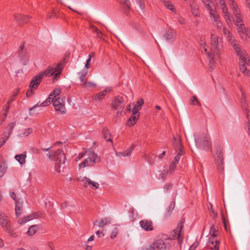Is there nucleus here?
<instances>
[{
  "instance_id": "nucleus-1",
  "label": "nucleus",
  "mask_w": 250,
  "mask_h": 250,
  "mask_svg": "<svg viewBox=\"0 0 250 250\" xmlns=\"http://www.w3.org/2000/svg\"><path fill=\"white\" fill-rule=\"evenodd\" d=\"M211 47L208 49L204 46V50L207 53L209 59V67L210 71H212L215 66L217 61L221 60V49L222 47L221 39H219L216 35L211 34Z\"/></svg>"
},
{
  "instance_id": "nucleus-2",
  "label": "nucleus",
  "mask_w": 250,
  "mask_h": 250,
  "mask_svg": "<svg viewBox=\"0 0 250 250\" xmlns=\"http://www.w3.org/2000/svg\"><path fill=\"white\" fill-rule=\"evenodd\" d=\"M233 48L235 50L237 55L239 57L241 62H240V70L242 73L245 76L250 77V71L248 70L245 64H250V60L246 52V51L242 48L238 44H234Z\"/></svg>"
},
{
  "instance_id": "nucleus-3",
  "label": "nucleus",
  "mask_w": 250,
  "mask_h": 250,
  "mask_svg": "<svg viewBox=\"0 0 250 250\" xmlns=\"http://www.w3.org/2000/svg\"><path fill=\"white\" fill-rule=\"evenodd\" d=\"M55 73V68L49 66L45 70L34 77L31 80L29 89L26 92V96L29 97L33 94V89H36L37 88L43 76L50 77L54 75Z\"/></svg>"
},
{
  "instance_id": "nucleus-4",
  "label": "nucleus",
  "mask_w": 250,
  "mask_h": 250,
  "mask_svg": "<svg viewBox=\"0 0 250 250\" xmlns=\"http://www.w3.org/2000/svg\"><path fill=\"white\" fill-rule=\"evenodd\" d=\"M66 144L65 142L58 141L52 145V146L47 148H42L43 151H49V156H63L67 155L62 149L65 148Z\"/></svg>"
},
{
  "instance_id": "nucleus-5",
  "label": "nucleus",
  "mask_w": 250,
  "mask_h": 250,
  "mask_svg": "<svg viewBox=\"0 0 250 250\" xmlns=\"http://www.w3.org/2000/svg\"><path fill=\"white\" fill-rule=\"evenodd\" d=\"M229 6L232 10L235 17L233 19V22L236 26L242 25L243 22V17L241 13V11L238 8L237 4L234 0L231 1Z\"/></svg>"
},
{
  "instance_id": "nucleus-6",
  "label": "nucleus",
  "mask_w": 250,
  "mask_h": 250,
  "mask_svg": "<svg viewBox=\"0 0 250 250\" xmlns=\"http://www.w3.org/2000/svg\"><path fill=\"white\" fill-rule=\"evenodd\" d=\"M202 1L206 10L209 12L212 21L219 19L220 16L216 10L214 4L210 0H202Z\"/></svg>"
},
{
  "instance_id": "nucleus-7",
  "label": "nucleus",
  "mask_w": 250,
  "mask_h": 250,
  "mask_svg": "<svg viewBox=\"0 0 250 250\" xmlns=\"http://www.w3.org/2000/svg\"><path fill=\"white\" fill-rule=\"evenodd\" d=\"M184 223L185 220L181 219L178 223L176 229L174 230L172 234V238L176 237L179 244H181L183 241V237L184 235L183 228Z\"/></svg>"
},
{
  "instance_id": "nucleus-8",
  "label": "nucleus",
  "mask_w": 250,
  "mask_h": 250,
  "mask_svg": "<svg viewBox=\"0 0 250 250\" xmlns=\"http://www.w3.org/2000/svg\"><path fill=\"white\" fill-rule=\"evenodd\" d=\"M211 236L209 238L208 246L211 250H219V242L215 239L216 234L215 233V229L211 227L210 230Z\"/></svg>"
},
{
  "instance_id": "nucleus-9",
  "label": "nucleus",
  "mask_w": 250,
  "mask_h": 250,
  "mask_svg": "<svg viewBox=\"0 0 250 250\" xmlns=\"http://www.w3.org/2000/svg\"><path fill=\"white\" fill-rule=\"evenodd\" d=\"M18 57L23 64H26L28 61L29 54L26 48L24 47L23 44L20 46L18 52Z\"/></svg>"
},
{
  "instance_id": "nucleus-10",
  "label": "nucleus",
  "mask_w": 250,
  "mask_h": 250,
  "mask_svg": "<svg viewBox=\"0 0 250 250\" xmlns=\"http://www.w3.org/2000/svg\"><path fill=\"white\" fill-rule=\"evenodd\" d=\"M100 160V157H87L79 164V168L93 166L94 164L99 163Z\"/></svg>"
},
{
  "instance_id": "nucleus-11",
  "label": "nucleus",
  "mask_w": 250,
  "mask_h": 250,
  "mask_svg": "<svg viewBox=\"0 0 250 250\" xmlns=\"http://www.w3.org/2000/svg\"><path fill=\"white\" fill-rule=\"evenodd\" d=\"M53 104L57 111L59 112L61 114L65 113L66 110L63 99L58 97L54 101Z\"/></svg>"
},
{
  "instance_id": "nucleus-12",
  "label": "nucleus",
  "mask_w": 250,
  "mask_h": 250,
  "mask_svg": "<svg viewBox=\"0 0 250 250\" xmlns=\"http://www.w3.org/2000/svg\"><path fill=\"white\" fill-rule=\"evenodd\" d=\"M174 139L175 141V149L176 153V156L179 157L181 156L182 155H186V151L184 149L183 146L181 144V140L179 137H174Z\"/></svg>"
},
{
  "instance_id": "nucleus-13",
  "label": "nucleus",
  "mask_w": 250,
  "mask_h": 250,
  "mask_svg": "<svg viewBox=\"0 0 250 250\" xmlns=\"http://www.w3.org/2000/svg\"><path fill=\"white\" fill-rule=\"evenodd\" d=\"M124 100L122 97L117 96L113 100L111 107L115 110H117L119 108L122 109L124 108Z\"/></svg>"
},
{
  "instance_id": "nucleus-14",
  "label": "nucleus",
  "mask_w": 250,
  "mask_h": 250,
  "mask_svg": "<svg viewBox=\"0 0 250 250\" xmlns=\"http://www.w3.org/2000/svg\"><path fill=\"white\" fill-rule=\"evenodd\" d=\"M141 227L146 231H152L153 230V223L151 220L144 219L140 222Z\"/></svg>"
},
{
  "instance_id": "nucleus-15",
  "label": "nucleus",
  "mask_w": 250,
  "mask_h": 250,
  "mask_svg": "<svg viewBox=\"0 0 250 250\" xmlns=\"http://www.w3.org/2000/svg\"><path fill=\"white\" fill-rule=\"evenodd\" d=\"M237 31L242 38H246L247 36H249V33H250V29L246 28L244 23L242 24V25L236 26Z\"/></svg>"
},
{
  "instance_id": "nucleus-16",
  "label": "nucleus",
  "mask_w": 250,
  "mask_h": 250,
  "mask_svg": "<svg viewBox=\"0 0 250 250\" xmlns=\"http://www.w3.org/2000/svg\"><path fill=\"white\" fill-rule=\"evenodd\" d=\"M167 245L163 240L159 239L155 241L151 250H166Z\"/></svg>"
},
{
  "instance_id": "nucleus-17",
  "label": "nucleus",
  "mask_w": 250,
  "mask_h": 250,
  "mask_svg": "<svg viewBox=\"0 0 250 250\" xmlns=\"http://www.w3.org/2000/svg\"><path fill=\"white\" fill-rule=\"evenodd\" d=\"M189 5L192 14L194 17H199L200 12L199 11V6L195 2V0H190Z\"/></svg>"
},
{
  "instance_id": "nucleus-18",
  "label": "nucleus",
  "mask_w": 250,
  "mask_h": 250,
  "mask_svg": "<svg viewBox=\"0 0 250 250\" xmlns=\"http://www.w3.org/2000/svg\"><path fill=\"white\" fill-rule=\"evenodd\" d=\"M0 224L4 229L10 226L7 216L1 211H0Z\"/></svg>"
},
{
  "instance_id": "nucleus-19",
  "label": "nucleus",
  "mask_w": 250,
  "mask_h": 250,
  "mask_svg": "<svg viewBox=\"0 0 250 250\" xmlns=\"http://www.w3.org/2000/svg\"><path fill=\"white\" fill-rule=\"evenodd\" d=\"M111 219L109 217H106L100 220H96L93 222L94 226H98L100 228H104L111 223Z\"/></svg>"
},
{
  "instance_id": "nucleus-20",
  "label": "nucleus",
  "mask_w": 250,
  "mask_h": 250,
  "mask_svg": "<svg viewBox=\"0 0 250 250\" xmlns=\"http://www.w3.org/2000/svg\"><path fill=\"white\" fill-rule=\"evenodd\" d=\"M224 35L227 38V40L230 42V43L232 44V46L234 44H236L235 43V38L230 33L229 31L227 28L223 27L222 29Z\"/></svg>"
},
{
  "instance_id": "nucleus-21",
  "label": "nucleus",
  "mask_w": 250,
  "mask_h": 250,
  "mask_svg": "<svg viewBox=\"0 0 250 250\" xmlns=\"http://www.w3.org/2000/svg\"><path fill=\"white\" fill-rule=\"evenodd\" d=\"M77 180L81 182H83L84 180L87 181V183L89 185H90L91 187L95 189H98L99 187V184L98 182L92 181L90 179L87 178L86 177H83L82 179L79 178L77 179Z\"/></svg>"
},
{
  "instance_id": "nucleus-22",
  "label": "nucleus",
  "mask_w": 250,
  "mask_h": 250,
  "mask_svg": "<svg viewBox=\"0 0 250 250\" xmlns=\"http://www.w3.org/2000/svg\"><path fill=\"white\" fill-rule=\"evenodd\" d=\"M139 114H132L129 119L127 122V125L129 126H133L135 125L138 119H139Z\"/></svg>"
},
{
  "instance_id": "nucleus-23",
  "label": "nucleus",
  "mask_w": 250,
  "mask_h": 250,
  "mask_svg": "<svg viewBox=\"0 0 250 250\" xmlns=\"http://www.w3.org/2000/svg\"><path fill=\"white\" fill-rule=\"evenodd\" d=\"M29 17L27 16H24L21 14H16L15 15V20L19 22V24L26 22L29 19Z\"/></svg>"
},
{
  "instance_id": "nucleus-24",
  "label": "nucleus",
  "mask_w": 250,
  "mask_h": 250,
  "mask_svg": "<svg viewBox=\"0 0 250 250\" xmlns=\"http://www.w3.org/2000/svg\"><path fill=\"white\" fill-rule=\"evenodd\" d=\"M9 195L11 198H12L15 202V205L23 203V199L21 197L16 195L14 192H10Z\"/></svg>"
},
{
  "instance_id": "nucleus-25",
  "label": "nucleus",
  "mask_w": 250,
  "mask_h": 250,
  "mask_svg": "<svg viewBox=\"0 0 250 250\" xmlns=\"http://www.w3.org/2000/svg\"><path fill=\"white\" fill-rule=\"evenodd\" d=\"M62 69V67L61 63H59L57 65V66L55 67V73L54 74H55V75L53 78V81L54 82L55 81H57L58 79V78L60 77V76L61 73Z\"/></svg>"
},
{
  "instance_id": "nucleus-26",
  "label": "nucleus",
  "mask_w": 250,
  "mask_h": 250,
  "mask_svg": "<svg viewBox=\"0 0 250 250\" xmlns=\"http://www.w3.org/2000/svg\"><path fill=\"white\" fill-rule=\"evenodd\" d=\"M176 33L174 30L168 32L166 35V39L167 41L172 42L176 38Z\"/></svg>"
},
{
  "instance_id": "nucleus-27",
  "label": "nucleus",
  "mask_w": 250,
  "mask_h": 250,
  "mask_svg": "<svg viewBox=\"0 0 250 250\" xmlns=\"http://www.w3.org/2000/svg\"><path fill=\"white\" fill-rule=\"evenodd\" d=\"M162 3L163 5L168 9L171 10L172 12L174 13L176 12V8L174 5V4L169 1H165L163 0Z\"/></svg>"
},
{
  "instance_id": "nucleus-28",
  "label": "nucleus",
  "mask_w": 250,
  "mask_h": 250,
  "mask_svg": "<svg viewBox=\"0 0 250 250\" xmlns=\"http://www.w3.org/2000/svg\"><path fill=\"white\" fill-rule=\"evenodd\" d=\"M107 92H109V90L107 91L106 89L104 91L97 93L93 97L94 100L98 101L102 100L106 95Z\"/></svg>"
},
{
  "instance_id": "nucleus-29",
  "label": "nucleus",
  "mask_w": 250,
  "mask_h": 250,
  "mask_svg": "<svg viewBox=\"0 0 250 250\" xmlns=\"http://www.w3.org/2000/svg\"><path fill=\"white\" fill-rule=\"evenodd\" d=\"M97 156V154L90 149H85L83 153L82 152L79 154L78 156Z\"/></svg>"
},
{
  "instance_id": "nucleus-30",
  "label": "nucleus",
  "mask_w": 250,
  "mask_h": 250,
  "mask_svg": "<svg viewBox=\"0 0 250 250\" xmlns=\"http://www.w3.org/2000/svg\"><path fill=\"white\" fill-rule=\"evenodd\" d=\"M61 93V88L55 89L49 95V99H51L53 101V99L57 96H59Z\"/></svg>"
},
{
  "instance_id": "nucleus-31",
  "label": "nucleus",
  "mask_w": 250,
  "mask_h": 250,
  "mask_svg": "<svg viewBox=\"0 0 250 250\" xmlns=\"http://www.w3.org/2000/svg\"><path fill=\"white\" fill-rule=\"evenodd\" d=\"M39 229V227L38 225H33L31 227L28 229V230L27 231V234L29 236H32L34 235L37 230H38Z\"/></svg>"
},
{
  "instance_id": "nucleus-32",
  "label": "nucleus",
  "mask_w": 250,
  "mask_h": 250,
  "mask_svg": "<svg viewBox=\"0 0 250 250\" xmlns=\"http://www.w3.org/2000/svg\"><path fill=\"white\" fill-rule=\"evenodd\" d=\"M103 133L104 137L106 141L107 142H110L111 143H112V141L110 138V134L109 130L107 129L104 128L103 130Z\"/></svg>"
},
{
  "instance_id": "nucleus-33",
  "label": "nucleus",
  "mask_w": 250,
  "mask_h": 250,
  "mask_svg": "<svg viewBox=\"0 0 250 250\" xmlns=\"http://www.w3.org/2000/svg\"><path fill=\"white\" fill-rule=\"evenodd\" d=\"M203 147L205 149H209L211 146V142L209 138H205L202 142Z\"/></svg>"
},
{
  "instance_id": "nucleus-34",
  "label": "nucleus",
  "mask_w": 250,
  "mask_h": 250,
  "mask_svg": "<svg viewBox=\"0 0 250 250\" xmlns=\"http://www.w3.org/2000/svg\"><path fill=\"white\" fill-rule=\"evenodd\" d=\"M51 102H52L51 99H49L48 98V99H46V100L45 101H44L43 102H42L40 105H38V104H37L34 105L32 108H30V111H31L32 110H33L34 108H35L36 107H39L40 106H47L51 103Z\"/></svg>"
},
{
  "instance_id": "nucleus-35",
  "label": "nucleus",
  "mask_w": 250,
  "mask_h": 250,
  "mask_svg": "<svg viewBox=\"0 0 250 250\" xmlns=\"http://www.w3.org/2000/svg\"><path fill=\"white\" fill-rule=\"evenodd\" d=\"M22 204L23 203H21L15 205V212L17 217H19L21 213Z\"/></svg>"
},
{
  "instance_id": "nucleus-36",
  "label": "nucleus",
  "mask_w": 250,
  "mask_h": 250,
  "mask_svg": "<svg viewBox=\"0 0 250 250\" xmlns=\"http://www.w3.org/2000/svg\"><path fill=\"white\" fill-rule=\"evenodd\" d=\"M33 130L31 128H27L24 129L23 131L21 133L19 136L21 137H26L32 133Z\"/></svg>"
},
{
  "instance_id": "nucleus-37",
  "label": "nucleus",
  "mask_w": 250,
  "mask_h": 250,
  "mask_svg": "<svg viewBox=\"0 0 250 250\" xmlns=\"http://www.w3.org/2000/svg\"><path fill=\"white\" fill-rule=\"evenodd\" d=\"M118 232V228L117 225H114L112 226L111 232L110 234V238L113 239L115 238Z\"/></svg>"
},
{
  "instance_id": "nucleus-38",
  "label": "nucleus",
  "mask_w": 250,
  "mask_h": 250,
  "mask_svg": "<svg viewBox=\"0 0 250 250\" xmlns=\"http://www.w3.org/2000/svg\"><path fill=\"white\" fill-rule=\"evenodd\" d=\"M7 167L4 162L0 164V178H1L6 172Z\"/></svg>"
},
{
  "instance_id": "nucleus-39",
  "label": "nucleus",
  "mask_w": 250,
  "mask_h": 250,
  "mask_svg": "<svg viewBox=\"0 0 250 250\" xmlns=\"http://www.w3.org/2000/svg\"><path fill=\"white\" fill-rule=\"evenodd\" d=\"M39 217L38 214L37 213H33L29 215L24 217V220L25 221H29L33 220V219L37 218Z\"/></svg>"
},
{
  "instance_id": "nucleus-40",
  "label": "nucleus",
  "mask_w": 250,
  "mask_h": 250,
  "mask_svg": "<svg viewBox=\"0 0 250 250\" xmlns=\"http://www.w3.org/2000/svg\"><path fill=\"white\" fill-rule=\"evenodd\" d=\"M190 103L192 105H198L201 106V103L195 96H193L190 98Z\"/></svg>"
},
{
  "instance_id": "nucleus-41",
  "label": "nucleus",
  "mask_w": 250,
  "mask_h": 250,
  "mask_svg": "<svg viewBox=\"0 0 250 250\" xmlns=\"http://www.w3.org/2000/svg\"><path fill=\"white\" fill-rule=\"evenodd\" d=\"M179 161V157H175L174 160L172 161V164L170 166L169 169L170 171H173L174 168L175 167L177 164H178Z\"/></svg>"
},
{
  "instance_id": "nucleus-42",
  "label": "nucleus",
  "mask_w": 250,
  "mask_h": 250,
  "mask_svg": "<svg viewBox=\"0 0 250 250\" xmlns=\"http://www.w3.org/2000/svg\"><path fill=\"white\" fill-rule=\"evenodd\" d=\"M213 24L219 29H222L224 27L222 23L220 21L219 19L212 21Z\"/></svg>"
},
{
  "instance_id": "nucleus-43",
  "label": "nucleus",
  "mask_w": 250,
  "mask_h": 250,
  "mask_svg": "<svg viewBox=\"0 0 250 250\" xmlns=\"http://www.w3.org/2000/svg\"><path fill=\"white\" fill-rule=\"evenodd\" d=\"M16 122H12L8 124L7 127L8 128V136L10 135V134L12 133V132L14 128L15 127L16 125Z\"/></svg>"
},
{
  "instance_id": "nucleus-44",
  "label": "nucleus",
  "mask_w": 250,
  "mask_h": 250,
  "mask_svg": "<svg viewBox=\"0 0 250 250\" xmlns=\"http://www.w3.org/2000/svg\"><path fill=\"white\" fill-rule=\"evenodd\" d=\"M216 154L217 156H221L224 154L223 149L222 147L219 146L216 148Z\"/></svg>"
},
{
  "instance_id": "nucleus-45",
  "label": "nucleus",
  "mask_w": 250,
  "mask_h": 250,
  "mask_svg": "<svg viewBox=\"0 0 250 250\" xmlns=\"http://www.w3.org/2000/svg\"><path fill=\"white\" fill-rule=\"evenodd\" d=\"M174 205L173 204H170L169 205V207L167 208V211L166 213L167 216H169L171 214L173 209H174Z\"/></svg>"
},
{
  "instance_id": "nucleus-46",
  "label": "nucleus",
  "mask_w": 250,
  "mask_h": 250,
  "mask_svg": "<svg viewBox=\"0 0 250 250\" xmlns=\"http://www.w3.org/2000/svg\"><path fill=\"white\" fill-rule=\"evenodd\" d=\"M15 159L21 165L25 163V157H15Z\"/></svg>"
},
{
  "instance_id": "nucleus-47",
  "label": "nucleus",
  "mask_w": 250,
  "mask_h": 250,
  "mask_svg": "<svg viewBox=\"0 0 250 250\" xmlns=\"http://www.w3.org/2000/svg\"><path fill=\"white\" fill-rule=\"evenodd\" d=\"M144 101L143 99H140L137 102L135 106L138 108V109H141L142 108V105L144 104Z\"/></svg>"
},
{
  "instance_id": "nucleus-48",
  "label": "nucleus",
  "mask_w": 250,
  "mask_h": 250,
  "mask_svg": "<svg viewBox=\"0 0 250 250\" xmlns=\"http://www.w3.org/2000/svg\"><path fill=\"white\" fill-rule=\"evenodd\" d=\"M87 74V72H83L81 74V75H80L79 78H80V80L81 82H83H83L84 83V82H86L85 79H86Z\"/></svg>"
},
{
  "instance_id": "nucleus-49",
  "label": "nucleus",
  "mask_w": 250,
  "mask_h": 250,
  "mask_svg": "<svg viewBox=\"0 0 250 250\" xmlns=\"http://www.w3.org/2000/svg\"><path fill=\"white\" fill-rule=\"evenodd\" d=\"M4 229L7 231V232L12 237H16V233L10 229V226L8 227L7 229Z\"/></svg>"
},
{
  "instance_id": "nucleus-50",
  "label": "nucleus",
  "mask_w": 250,
  "mask_h": 250,
  "mask_svg": "<svg viewBox=\"0 0 250 250\" xmlns=\"http://www.w3.org/2000/svg\"><path fill=\"white\" fill-rule=\"evenodd\" d=\"M168 174V171L167 170H164L160 174L159 178L161 179L162 180H164L166 176Z\"/></svg>"
},
{
  "instance_id": "nucleus-51",
  "label": "nucleus",
  "mask_w": 250,
  "mask_h": 250,
  "mask_svg": "<svg viewBox=\"0 0 250 250\" xmlns=\"http://www.w3.org/2000/svg\"><path fill=\"white\" fill-rule=\"evenodd\" d=\"M136 2L139 5L140 8L144 10L145 8L144 0H136Z\"/></svg>"
},
{
  "instance_id": "nucleus-52",
  "label": "nucleus",
  "mask_w": 250,
  "mask_h": 250,
  "mask_svg": "<svg viewBox=\"0 0 250 250\" xmlns=\"http://www.w3.org/2000/svg\"><path fill=\"white\" fill-rule=\"evenodd\" d=\"M134 148V145H132L127 150L126 153L125 154V156H130L131 154L132 151Z\"/></svg>"
},
{
  "instance_id": "nucleus-53",
  "label": "nucleus",
  "mask_w": 250,
  "mask_h": 250,
  "mask_svg": "<svg viewBox=\"0 0 250 250\" xmlns=\"http://www.w3.org/2000/svg\"><path fill=\"white\" fill-rule=\"evenodd\" d=\"M83 84L85 85L86 86L89 87H95L96 86V84L95 83H94L91 82H89L87 83L86 82H84V83H83Z\"/></svg>"
},
{
  "instance_id": "nucleus-54",
  "label": "nucleus",
  "mask_w": 250,
  "mask_h": 250,
  "mask_svg": "<svg viewBox=\"0 0 250 250\" xmlns=\"http://www.w3.org/2000/svg\"><path fill=\"white\" fill-rule=\"evenodd\" d=\"M30 150L32 152L33 154H40V150L36 147H31Z\"/></svg>"
},
{
  "instance_id": "nucleus-55",
  "label": "nucleus",
  "mask_w": 250,
  "mask_h": 250,
  "mask_svg": "<svg viewBox=\"0 0 250 250\" xmlns=\"http://www.w3.org/2000/svg\"><path fill=\"white\" fill-rule=\"evenodd\" d=\"M93 55V53H90L89 54V58L88 59L86 60V63L85 65V67L87 68H89V65H88V64H89V62L91 60V57H92V56Z\"/></svg>"
},
{
  "instance_id": "nucleus-56",
  "label": "nucleus",
  "mask_w": 250,
  "mask_h": 250,
  "mask_svg": "<svg viewBox=\"0 0 250 250\" xmlns=\"http://www.w3.org/2000/svg\"><path fill=\"white\" fill-rule=\"evenodd\" d=\"M124 4L125 5V8L126 9H129L130 8V2L128 0H125V2L124 3Z\"/></svg>"
},
{
  "instance_id": "nucleus-57",
  "label": "nucleus",
  "mask_w": 250,
  "mask_h": 250,
  "mask_svg": "<svg viewBox=\"0 0 250 250\" xmlns=\"http://www.w3.org/2000/svg\"><path fill=\"white\" fill-rule=\"evenodd\" d=\"M10 107V104H8V103L7 104L5 105L2 108V110L5 111V112H8V110Z\"/></svg>"
},
{
  "instance_id": "nucleus-58",
  "label": "nucleus",
  "mask_w": 250,
  "mask_h": 250,
  "mask_svg": "<svg viewBox=\"0 0 250 250\" xmlns=\"http://www.w3.org/2000/svg\"><path fill=\"white\" fill-rule=\"evenodd\" d=\"M247 118L249 121V130L250 132V113H249V111H247Z\"/></svg>"
},
{
  "instance_id": "nucleus-59",
  "label": "nucleus",
  "mask_w": 250,
  "mask_h": 250,
  "mask_svg": "<svg viewBox=\"0 0 250 250\" xmlns=\"http://www.w3.org/2000/svg\"><path fill=\"white\" fill-rule=\"evenodd\" d=\"M8 112H5L4 113H2L3 116V119L0 122V125L2 124L5 119L6 118Z\"/></svg>"
},
{
  "instance_id": "nucleus-60",
  "label": "nucleus",
  "mask_w": 250,
  "mask_h": 250,
  "mask_svg": "<svg viewBox=\"0 0 250 250\" xmlns=\"http://www.w3.org/2000/svg\"><path fill=\"white\" fill-rule=\"evenodd\" d=\"M172 187V185L170 184H166L165 187H164V188L166 190H168L169 189H170Z\"/></svg>"
},
{
  "instance_id": "nucleus-61",
  "label": "nucleus",
  "mask_w": 250,
  "mask_h": 250,
  "mask_svg": "<svg viewBox=\"0 0 250 250\" xmlns=\"http://www.w3.org/2000/svg\"><path fill=\"white\" fill-rule=\"evenodd\" d=\"M124 108H123L122 109L119 108V109H117L118 110L117 112V116H121V115L123 113V111L124 110Z\"/></svg>"
},
{
  "instance_id": "nucleus-62",
  "label": "nucleus",
  "mask_w": 250,
  "mask_h": 250,
  "mask_svg": "<svg viewBox=\"0 0 250 250\" xmlns=\"http://www.w3.org/2000/svg\"><path fill=\"white\" fill-rule=\"evenodd\" d=\"M60 159L59 158H57V160L56 161H59L60 162H62V163H64L65 157H60Z\"/></svg>"
},
{
  "instance_id": "nucleus-63",
  "label": "nucleus",
  "mask_w": 250,
  "mask_h": 250,
  "mask_svg": "<svg viewBox=\"0 0 250 250\" xmlns=\"http://www.w3.org/2000/svg\"><path fill=\"white\" fill-rule=\"evenodd\" d=\"M96 234L98 235L99 237L101 236H104V234L102 231L98 230L96 231Z\"/></svg>"
},
{
  "instance_id": "nucleus-64",
  "label": "nucleus",
  "mask_w": 250,
  "mask_h": 250,
  "mask_svg": "<svg viewBox=\"0 0 250 250\" xmlns=\"http://www.w3.org/2000/svg\"><path fill=\"white\" fill-rule=\"evenodd\" d=\"M140 109H138V108L136 107L135 106L134 107L133 110H132V114L136 113V114H139L138 111Z\"/></svg>"
}]
</instances>
